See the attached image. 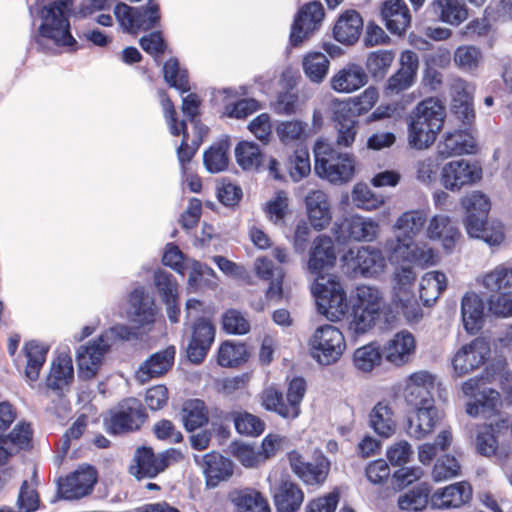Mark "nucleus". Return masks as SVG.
I'll use <instances>...</instances> for the list:
<instances>
[{
  "instance_id": "nucleus-62",
  "label": "nucleus",
  "mask_w": 512,
  "mask_h": 512,
  "mask_svg": "<svg viewBox=\"0 0 512 512\" xmlns=\"http://www.w3.org/2000/svg\"><path fill=\"white\" fill-rule=\"evenodd\" d=\"M231 454L246 468L258 466L263 462V457L252 445L234 442L230 446Z\"/></svg>"
},
{
  "instance_id": "nucleus-29",
  "label": "nucleus",
  "mask_w": 512,
  "mask_h": 512,
  "mask_svg": "<svg viewBox=\"0 0 512 512\" xmlns=\"http://www.w3.org/2000/svg\"><path fill=\"white\" fill-rule=\"evenodd\" d=\"M363 30V19L355 10L344 11L333 28L334 39L344 45L355 44Z\"/></svg>"
},
{
  "instance_id": "nucleus-53",
  "label": "nucleus",
  "mask_w": 512,
  "mask_h": 512,
  "mask_svg": "<svg viewBox=\"0 0 512 512\" xmlns=\"http://www.w3.org/2000/svg\"><path fill=\"white\" fill-rule=\"evenodd\" d=\"M163 74L167 84L181 94L190 91L188 71L180 67L177 58H170L165 62Z\"/></svg>"
},
{
  "instance_id": "nucleus-24",
  "label": "nucleus",
  "mask_w": 512,
  "mask_h": 512,
  "mask_svg": "<svg viewBox=\"0 0 512 512\" xmlns=\"http://www.w3.org/2000/svg\"><path fill=\"white\" fill-rule=\"evenodd\" d=\"M175 354L176 349L174 346H168L152 354L136 371V379L143 384L153 378L164 375L172 367Z\"/></svg>"
},
{
  "instance_id": "nucleus-3",
  "label": "nucleus",
  "mask_w": 512,
  "mask_h": 512,
  "mask_svg": "<svg viewBox=\"0 0 512 512\" xmlns=\"http://www.w3.org/2000/svg\"><path fill=\"white\" fill-rule=\"evenodd\" d=\"M316 174L333 184L350 181L354 174V158L337 151L331 144L318 140L314 146Z\"/></svg>"
},
{
  "instance_id": "nucleus-6",
  "label": "nucleus",
  "mask_w": 512,
  "mask_h": 512,
  "mask_svg": "<svg viewBox=\"0 0 512 512\" xmlns=\"http://www.w3.org/2000/svg\"><path fill=\"white\" fill-rule=\"evenodd\" d=\"M378 96L377 89L370 86L352 100V106L348 110L343 107L335 111L333 119L337 130V145L344 147L352 145L357 134V120L354 113L361 115L368 112L377 102Z\"/></svg>"
},
{
  "instance_id": "nucleus-22",
  "label": "nucleus",
  "mask_w": 512,
  "mask_h": 512,
  "mask_svg": "<svg viewBox=\"0 0 512 512\" xmlns=\"http://www.w3.org/2000/svg\"><path fill=\"white\" fill-rule=\"evenodd\" d=\"M416 351V340L407 330L397 332L383 348V355L390 364L401 367L409 363Z\"/></svg>"
},
{
  "instance_id": "nucleus-58",
  "label": "nucleus",
  "mask_w": 512,
  "mask_h": 512,
  "mask_svg": "<svg viewBox=\"0 0 512 512\" xmlns=\"http://www.w3.org/2000/svg\"><path fill=\"white\" fill-rule=\"evenodd\" d=\"M154 283L164 303H172L178 299V285L173 275L166 271H156Z\"/></svg>"
},
{
  "instance_id": "nucleus-44",
  "label": "nucleus",
  "mask_w": 512,
  "mask_h": 512,
  "mask_svg": "<svg viewBox=\"0 0 512 512\" xmlns=\"http://www.w3.org/2000/svg\"><path fill=\"white\" fill-rule=\"evenodd\" d=\"M209 420L206 404L201 399H189L182 407V421L187 431L192 432Z\"/></svg>"
},
{
  "instance_id": "nucleus-61",
  "label": "nucleus",
  "mask_w": 512,
  "mask_h": 512,
  "mask_svg": "<svg viewBox=\"0 0 512 512\" xmlns=\"http://www.w3.org/2000/svg\"><path fill=\"white\" fill-rule=\"evenodd\" d=\"M412 240L401 235H397L394 240L386 243V250L389 253L391 263L404 264L409 263L411 256Z\"/></svg>"
},
{
  "instance_id": "nucleus-38",
  "label": "nucleus",
  "mask_w": 512,
  "mask_h": 512,
  "mask_svg": "<svg viewBox=\"0 0 512 512\" xmlns=\"http://www.w3.org/2000/svg\"><path fill=\"white\" fill-rule=\"evenodd\" d=\"M369 423L376 434L383 438L391 437L396 431L394 412L385 401L378 402L369 414Z\"/></svg>"
},
{
  "instance_id": "nucleus-14",
  "label": "nucleus",
  "mask_w": 512,
  "mask_h": 512,
  "mask_svg": "<svg viewBox=\"0 0 512 512\" xmlns=\"http://www.w3.org/2000/svg\"><path fill=\"white\" fill-rule=\"evenodd\" d=\"M215 335L216 328L210 320L204 317L195 320L186 348L187 358L191 363L200 364L204 361L214 343Z\"/></svg>"
},
{
  "instance_id": "nucleus-40",
  "label": "nucleus",
  "mask_w": 512,
  "mask_h": 512,
  "mask_svg": "<svg viewBox=\"0 0 512 512\" xmlns=\"http://www.w3.org/2000/svg\"><path fill=\"white\" fill-rule=\"evenodd\" d=\"M431 495V486L428 483H418L399 496L398 507L403 511H422L428 504L431 505Z\"/></svg>"
},
{
  "instance_id": "nucleus-34",
  "label": "nucleus",
  "mask_w": 512,
  "mask_h": 512,
  "mask_svg": "<svg viewBox=\"0 0 512 512\" xmlns=\"http://www.w3.org/2000/svg\"><path fill=\"white\" fill-rule=\"evenodd\" d=\"M368 76L359 64L351 63L342 68L331 79V87L337 92L350 93L363 87Z\"/></svg>"
},
{
  "instance_id": "nucleus-16",
  "label": "nucleus",
  "mask_w": 512,
  "mask_h": 512,
  "mask_svg": "<svg viewBox=\"0 0 512 512\" xmlns=\"http://www.w3.org/2000/svg\"><path fill=\"white\" fill-rule=\"evenodd\" d=\"M490 354L488 342L483 338H475L462 346L455 354L452 364L459 375H466L483 365Z\"/></svg>"
},
{
  "instance_id": "nucleus-51",
  "label": "nucleus",
  "mask_w": 512,
  "mask_h": 512,
  "mask_svg": "<svg viewBox=\"0 0 512 512\" xmlns=\"http://www.w3.org/2000/svg\"><path fill=\"white\" fill-rule=\"evenodd\" d=\"M482 284L491 292L512 294V268L496 267L483 276Z\"/></svg>"
},
{
  "instance_id": "nucleus-52",
  "label": "nucleus",
  "mask_w": 512,
  "mask_h": 512,
  "mask_svg": "<svg viewBox=\"0 0 512 512\" xmlns=\"http://www.w3.org/2000/svg\"><path fill=\"white\" fill-rule=\"evenodd\" d=\"M425 222L426 217L422 211L404 212L395 223L397 235L414 240V237L421 232Z\"/></svg>"
},
{
  "instance_id": "nucleus-17",
  "label": "nucleus",
  "mask_w": 512,
  "mask_h": 512,
  "mask_svg": "<svg viewBox=\"0 0 512 512\" xmlns=\"http://www.w3.org/2000/svg\"><path fill=\"white\" fill-rule=\"evenodd\" d=\"M324 8L318 1L304 5L298 12L290 33V43L298 46L320 26L324 18Z\"/></svg>"
},
{
  "instance_id": "nucleus-42",
  "label": "nucleus",
  "mask_w": 512,
  "mask_h": 512,
  "mask_svg": "<svg viewBox=\"0 0 512 512\" xmlns=\"http://www.w3.org/2000/svg\"><path fill=\"white\" fill-rule=\"evenodd\" d=\"M49 347L35 340L27 342L23 348L27 359L25 367V376L30 381H36L39 378L40 371L46 361V355Z\"/></svg>"
},
{
  "instance_id": "nucleus-28",
  "label": "nucleus",
  "mask_w": 512,
  "mask_h": 512,
  "mask_svg": "<svg viewBox=\"0 0 512 512\" xmlns=\"http://www.w3.org/2000/svg\"><path fill=\"white\" fill-rule=\"evenodd\" d=\"M475 141L467 129L446 132L437 145V153L441 158L455 155L472 154L475 152Z\"/></svg>"
},
{
  "instance_id": "nucleus-32",
  "label": "nucleus",
  "mask_w": 512,
  "mask_h": 512,
  "mask_svg": "<svg viewBox=\"0 0 512 512\" xmlns=\"http://www.w3.org/2000/svg\"><path fill=\"white\" fill-rule=\"evenodd\" d=\"M308 218L316 230H322L331 221V210L328 196L321 190H314L308 193L305 198Z\"/></svg>"
},
{
  "instance_id": "nucleus-39",
  "label": "nucleus",
  "mask_w": 512,
  "mask_h": 512,
  "mask_svg": "<svg viewBox=\"0 0 512 512\" xmlns=\"http://www.w3.org/2000/svg\"><path fill=\"white\" fill-rule=\"evenodd\" d=\"M488 213H470L467 214L464 224L467 233L474 238L483 239L489 245H499L504 240V234L501 230L490 232L487 228Z\"/></svg>"
},
{
  "instance_id": "nucleus-36",
  "label": "nucleus",
  "mask_w": 512,
  "mask_h": 512,
  "mask_svg": "<svg viewBox=\"0 0 512 512\" xmlns=\"http://www.w3.org/2000/svg\"><path fill=\"white\" fill-rule=\"evenodd\" d=\"M431 10L440 21L453 26L460 25L468 17L463 0H434Z\"/></svg>"
},
{
  "instance_id": "nucleus-12",
  "label": "nucleus",
  "mask_w": 512,
  "mask_h": 512,
  "mask_svg": "<svg viewBox=\"0 0 512 512\" xmlns=\"http://www.w3.org/2000/svg\"><path fill=\"white\" fill-rule=\"evenodd\" d=\"M332 231L339 242L347 240L371 242L379 233V224L370 218L350 215L340 222H335Z\"/></svg>"
},
{
  "instance_id": "nucleus-1",
  "label": "nucleus",
  "mask_w": 512,
  "mask_h": 512,
  "mask_svg": "<svg viewBox=\"0 0 512 512\" xmlns=\"http://www.w3.org/2000/svg\"><path fill=\"white\" fill-rule=\"evenodd\" d=\"M109 7V0H82L78 5L75 0H37L29 6L30 16L38 17L41 21L33 37L37 49L46 51L48 47L45 42H51L56 47H75L77 41L70 31V16L84 17Z\"/></svg>"
},
{
  "instance_id": "nucleus-64",
  "label": "nucleus",
  "mask_w": 512,
  "mask_h": 512,
  "mask_svg": "<svg viewBox=\"0 0 512 512\" xmlns=\"http://www.w3.org/2000/svg\"><path fill=\"white\" fill-rule=\"evenodd\" d=\"M481 60L482 53L475 46H459L454 53V61L456 65L465 71H472L476 69Z\"/></svg>"
},
{
  "instance_id": "nucleus-8",
  "label": "nucleus",
  "mask_w": 512,
  "mask_h": 512,
  "mask_svg": "<svg viewBox=\"0 0 512 512\" xmlns=\"http://www.w3.org/2000/svg\"><path fill=\"white\" fill-rule=\"evenodd\" d=\"M146 417L140 400L133 397L124 399L110 411V418L106 421V431L117 435L138 430Z\"/></svg>"
},
{
  "instance_id": "nucleus-45",
  "label": "nucleus",
  "mask_w": 512,
  "mask_h": 512,
  "mask_svg": "<svg viewBox=\"0 0 512 512\" xmlns=\"http://www.w3.org/2000/svg\"><path fill=\"white\" fill-rule=\"evenodd\" d=\"M229 140L224 138L212 144L203 155V162L210 173L224 171L229 164Z\"/></svg>"
},
{
  "instance_id": "nucleus-56",
  "label": "nucleus",
  "mask_w": 512,
  "mask_h": 512,
  "mask_svg": "<svg viewBox=\"0 0 512 512\" xmlns=\"http://www.w3.org/2000/svg\"><path fill=\"white\" fill-rule=\"evenodd\" d=\"M139 333L136 328L126 324H115L105 330L100 336L99 341L107 345L110 349L113 345L132 340H138Z\"/></svg>"
},
{
  "instance_id": "nucleus-46",
  "label": "nucleus",
  "mask_w": 512,
  "mask_h": 512,
  "mask_svg": "<svg viewBox=\"0 0 512 512\" xmlns=\"http://www.w3.org/2000/svg\"><path fill=\"white\" fill-rule=\"evenodd\" d=\"M248 358L246 345L242 342L224 341L217 354V362L222 367H237Z\"/></svg>"
},
{
  "instance_id": "nucleus-4",
  "label": "nucleus",
  "mask_w": 512,
  "mask_h": 512,
  "mask_svg": "<svg viewBox=\"0 0 512 512\" xmlns=\"http://www.w3.org/2000/svg\"><path fill=\"white\" fill-rule=\"evenodd\" d=\"M381 308V294L375 287L361 285L356 288L352 311L347 316V332L356 339L366 334L375 324Z\"/></svg>"
},
{
  "instance_id": "nucleus-11",
  "label": "nucleus",
  "mask_w": 512,
  "mask_h": 512,
  "mask_svg": "<svg viewBox=\"0 0 512 512\" xmlns=\"http://www.w3.org/2000/svg\"><path fill=\"white\" fill-rule=\"evenodd\" d=\"M158 308L154 297L143 286L135 287L128 295L127 316L137 328H151L157 318Z\"/></svg>"
},
{
  "instance_id": "nucleus-60",
  "label": "nucleus",
  "mask_w": 512,
  "mask_h": 512,
  "mask_svg": "<svg viewBox=\"0 0 512 512\" xmlns=\"http://www.w3.org/2000/svg\"><path fill=\"white\" fill-rule=\"evenodd\" d=\"M352 201L358 208L373 210L384 203V198L375 195L368 185L358 183L352 190Z\"/></svg>"
},
{
  "instance_id": "nucleus-25",
  "label": "nucleus",
  "mask_w": 512,
  "mask_h": 512,
  "mask_svg": "<svg viewBox=\"0 0 512 512\" xmlns=\"http://www.w3.org/2000/svg\"><path fill=\"white\" fill-rule=\"evenodd\" d=\"M336 262V253L334 243L329 236L320 235L313 241V245L309 252L308 269L318 276Z\"/></svg>"
},
{
  "instance_id": "nucleus-13",
  "label": "nucleus",
  "mask_w": 512,
  "mask_h": 512,
  "mask_svg": "<svg viewBox=\"0 0 512 512\" xmlns=\"http://www.w3.org/2000/svg\"><path fill=\"white\" fill-rule=\"evenodd\" d=\"M483 378H470L462 385L464 395L473 397L474 401L469 402L466 412L472 417L491 416L497 409L499 403V393L493 389L480 390V384Z\"/></svg>"
},
{
  "instance_id": "nucleus-47",
  "label": "nucleus",
  "mask_w": 512,
  "mask_h": 512,
  "mask_svg": "<svg viewBox=\"0 0 512 512\" xmlns=\"http://www.w3.org/2000/svg\"><path fill=\"white\" fill-rule=\"evenodd\" d=\"M239 512H271L268 501L252 488L239 491L233 499Z\"/></svg>"
},
{
  "instance_id": "nucleus-15",
  "label": "nucleus",
  "mask_w": 512,
  "mask_h": 512,
  "mask_svg": "<svg viewBox=\"0 0 512 512\" xmlns=\"http://www.w3.org/2000/svg\"><path fill=\"white\" fill-rule=\"evenodd\" d=\"M437 378L426 370L412 373L406 383L405 400L408 405L415 407L434 404L433 392Z\"/></svg>"
},
{
  "instance_id": "nucleus-57",
  "label": "nucleus",
  "mask_w": 512,
  "mask_h": 512,
  "mask_svg": "<svg viewBox=\"0 0 512 512\" xmlns=\"http://www.w3.org/2000/svg\"><path fill=\"white\" fill-rule=\"evenodd\" d=\"M261 400L262 406L267 411L275 412L285 419H294L293 415H290L289 404L285 402L282 392L277 389L272 387L265 389L262 393Z\"/></svg>"
},
{
  "instance_id": "nucleus-31",
  "label": "nucleus",
  "mask_w": 512,
  "mask_h": 512,
  "mask_svg": "<svg viewBox=\"0 0 512 512\" xmlns=\"http://www.w3.org/2000/svg\"><path fill=\"white\" fill-rule=\"evenodd\" d=\"M108 350L107 345L100 342L99 338L86 346H81L77 353L80 376L84 379L94 377Z\"/></svg>"
},
{
  "instance_id": "nucleus-50",
  "label": "nucleus",
  "mask_w": 512,
  "mask_h": 512,
  "mask_svg": "<svg viewBox=\"0 0 512 512\" xmlns=\"http://www.w3.org/2000/svg\"><path fill=\"white\" fill-rule=\"evenodd\" d=\"M330 465L328 458L319 454L315 457L314 462L306 464L298 477L308 485L322 484L328 476Z\"/></svg>"
},
{
  "instance_id": "nucleus-55",
  "label": "nucleus",
  "mask_w": 512,
  "mask_h": 512,
  "mask_svg": "<svg viewBox=\"0 0 512 512\" xmlns=\"http://www.w3.org/2000/svg\"><path fill=\"white\" fill-rule=\"evenodd\" d=\"M383 355L379 347L375 344H367L355 350L353 361L358 370L370 372L375 366L379 365Z\"/></svg>"
},
{
  "instance_id": "nucleus-33",
  "label": "nucleus",
  "mask_w": 512,
  "mask_h": 512,
  "mask_svg": "<svg viewBox=\"0 0 512 512\" xmlns=\"http://www.w3.org/2000/svg\"><path fill=\"white\" fill-rule=\"evenodd\" d=\"M439 419L440 415L435 403L415 407V416L408 420L407 433L415 439H422L434 430Z\"/></svg>"
},
{
  "instance_id": "nucleus-27",
  "label": "nucleus",
  "mask_w": 512,
  "mask_h": 512,
  "mask_svg": "<svg viewBox=\"0 0 512 512\" xmlns=\"http://www.w3.org/2000/svg\"><path fill=\"white\" fill-rule=\"evenodd\" d=\"M485 304L475 292H466L461 300V318L464 329L471 335L478 333L484 325Z\"/></svg>"
},
{
  "instance_id": "nucleus-59",
  "label": "nucleus",
  "mask_w": 512,
  "mask_h": 512,
  "mask_svg": "<svg viewBox=\"0 0 512 512\" xmlns=\"http://www.w3.org/2000/svg\"><path fill=\"white\" fill-rule=\"evenodd\" d=\"M223 330L232 335H244L250 331V322L237 309H228L222 315Z\"/></svg>"
},
{
  "instance_id": "nucleus-21",
  "label": "nucleus",
  "mask_w": 512,
  "mask_h": 512,
  "mask_svg": "<svg viewBox=\"0 0 512 512\" xmlns=\"http://www.w3.org/2000/svg\"><path fill=\"white\" fill-rule=\"evenodd\" d=\"M195 461L201 466L208 487H216L221 481L228 480L234 472L233 462L219 452L195 456Z\"/></svg>"
},
{
  "instance_id": "nucleus-5",
  "label": "nucleus",
  "mask_w": 512,
  "mask_h": 512,
  "mask_svg": "<svg viewBox=\"0 0 512 512\" xmlns=\"http://www.w3.org/2000/svg\"><path fill=\"white\" fill-rule=\"evenodd\" d=\"M318 312L330 321L340 320L348 311L347 295L334 275L316 277L312 287Z\"/></svg>"
},
{
  "instance_id": "nucleus-48",
  "label": "nucleus",
  "mask_w": 512,
  "mask_h": 512,
  "mask_svg": "<svg viewBox=\"0 0 512 512\" xmlns=\"http://www.w3.org/2000/svg\"><path fill=\"white\" fill-rule=\"evenodd\" d=\"M234 152L236 161L243 170H257L263 162V154L254 142L240 141Z\"/></svg>"
},
{
  "instance_id": "nucleus-20",
  "label": "nucleus",
  "mask_w": 512,
  "mask_h": 512,
  "mask_svg": "<svg viewBox=\"0 0 512 512\" xmlns=\"http://www.w3.org/2000/svg\"><path fill=\"white\" fill-rule=\"evenodd\" d=\"M418 67V55L411 50L403 51L400 56V68L388 78L385 93L397 95L412 87L416 80Z\"/></svg>"
},
{
  "instance_id": "nucleus-37",
  "label": "nucleus",
  "mask_w": 512,
  "mask_h": 512,
  "mask_svg": "<svg viewBox=\"0 0 512 512\" xmlns=\"http://www.w3.org/2000/svg\"><path fill=\"white\" fill-rule=\"evenodd\" d=\"M427 235L430 239L440 240L444 249L451 250L460 234L448 216L435 215L429 222Z\"/></svg>"
},
{
  "instance_id": "nucleus-19",
  "label": "nucleus",
  "mask_w": 512,
  "mask_h": 512,
  "mask_svg": "<svg viewBox=\"0 0 512 512\" xmlns=\"http://www.w3.org/2000/svg\"><path fill=\"white\" fill-rule=\"evenodd\" d=\"M97 472L92 466L80 467L58 483V492L66 500L82 498L92 492Z\"/></svg>"
},
{
  "instance_id": "nucleus-41",
  "label": "nucleus",
  "mask_w": 512,
  "mask_h": 512,
  "mask_svg": "<svg viewBox=\"0 0 512 512\" xmlns=\"http://www.w3.org/2000/svg\"><path fill=\"white\" fill-rule=\"evenodd\" d=\"M447 287L444 273L439 271L427 272L420 281V299L424 306H431Z\"/></svg>"
},
{
  "instance_id": "nucleus-10",
  "label": "nucleus",
  "mask_w": 512,
  "mask_h": 512,
  "mask_svg": "<svg viewBox=\"0 0 512 512\" xmlns=\"http://www.w3.org/2000/svg\"><path fill=\"white\" fill-rule=\"evenodd\" d=\"M180 458V451L174 448L155 454L152 448L142 446L135 451V465L131 467V473L138 479L154 478L163 472L172 461H177Z\"/></svg>"
},
{
  "instance_id": "nucleus-63",
  "label": "nucleus",
  "mask_w": 512,
  "mask_h": 512,
  "mask_svg": "<svg viewBox=\"0 0 512 512\" xmlns=\"http://www.w3.org/2000/svg\"><path fill=\"white\" fill-rule=\"evenodd\" d=\"M311 171L309 152L306 148L296 149L289 158V173L294 181H300Z\"/></svg>"
},
{
  "instance_id": "nucleus-54",
  "label": "nucleus",
  "mask_w": 512,
  "mask_h": 512,
  "mask_svg": "<svg viewBox=\"0 0 512 512\" xmlns=\"http://www.w3.org/2000/svg\"><path fill=\"white\" fill-rule=\"evenodd\" d=\"M234 426L239 434L252 437L261 435L265 430L264 421L247 411H234Z\"/></svg>"
},
{
  "instance_id": "nucleus-9",
  "label": "nucleus",
  "mask_w": 512,
  "mask_h": 512,
  "mask_svg": "<svg viewBox=\"0 0 512 512\" xmlns=\"http://www.w3.org/2000/svg\"><path fill=\"white\" fill-rule=\"evenodd\" d=\"M343 267L354 277H373L381 273L385 267L382 252L374 247L350 248L341 257Z\"/></svg>"
},
{
  "instance_id": "nucleus-23",
  "label": "nucleus",
  "mask_w": 512,
  "mask_h": 512,
  "mask_svg": "<svg viewBox=\"0 0 512 512\" xmlns=\"http://www.w3.org/2000/svg\"><path fill=\"white\" fill-rule=\"evenodd\" d=\"M472 498V488L468 482L461 481L436 490L431 495L432 509L459 508Z\"/></svg>"
},
{
  "instance_id": "nucleus-26",
  "label": "nucleus",
  "mask_w": 512,
  "mask_h": 512,
  "mask_svg": "<svg viewBox=\"0 0 512 512\" xmlns=\"http://www.w3.org/2000/svg\"><path fill=\"white\" fill-rule=\"evenodd\" d=\"M74 379L72 359L67 355H59L51 363L45 386L56 395L62 396Z\"/></svg>"
},
{
  "instance_id": "nucleus-7",
  "label": "nucleus",
  "mask_w": 512,
  "mask_h": 512,
  "mask_svg": "<svg viewBox=\"0 0 512 512\" xmlns=\"http://www.w3.org/2000/svg\"><path fill=\"white\" fill-rule=\"evenodd\" d=\"M313 359L321 365H331L342 356L345 348L343 333L335 326L326 324L318 327L309 340Z\"/></svg>"
},
{
  "instance_id": "nucleus-35",
  "label": "nucleus",
  "mask_w": 512,
  "mask_h": 512,
  "mask_svg": "<svg viewBox=\"0 0 512 512\" xmlns=\"http://www.w3.org/2000/svg\"><path fill=\"white\" fill-rule=\"evenodd\" d=\"M304 500V493L298 484L283 481L274 493L277 512H296Z\"/></svg>"
},
{
  "instance_id": "nucleus-43",
  "label": "nucleus",
  "mask_w": 512,
  "mask_h": 512,
  "mask_svg": "<svg viewBox=\"0 0 512 512\" xmlns=\"http://www.w3.org/2000/svg\"><path fill=\"white\" fill-rule=\"evenodd\" d=\"M394 59L395 53L393 50H374L368 53L365 67L374 81H382L386 77Z\"/></svg>"
},
{
  "instance_id": "nucleus-49",
  "label": "nucleus",
  "mask_w": 512,
  "mask_h": 512,
  "mask_svg": "<svg viewBox=\"0 0 512 512\" xmlns=\"http://www.w3.org/2000/svg\"><path fill=\"white\" fill-rule=\"evenodd\" d=\"M329 64L328 58L321 52L307 53L302 62L305 75L314 83L323 81L328 73Z\"/></svg>"
},
{
  "instance_id": "nucleus-2",
  "label": "nucleus",
  "mask_w": 512,
  "mask_h": 512,
  "mask_svg": "<svg viewBox=\"0 0 512 512\" xmlns=\"http://www.w3.org/2000/svg\"><path fill=\"white\" fill-rule=\"evenodd\" d=\"M446 117L445 106L438 98L429 97L414 108L408 124L411 147L425 149L434 143Z\"/></svg>"
},
{
  "instance_id": "nucleus-30",
  "label": "nucleus",
  "mask_w": 512,
  "mask_h": 512,
  "mask_svg": "<svg viewBox=\"0 0 512 512\" xmlns=\"http://www.w3.org/2000/svg\"><path fill=\"white\" fill-rule=\"evenodd\" d=\"M381 15L385 21L386 28L395 35L404 34L411 22L410 11L404 0L384 2Z\"/></svg>"
},
{
  "instance_id": "nucleus-18",
  "label": "nucleus",
  "mask_w": 512,
  "mask_h": 512,
  "mask_svg": "<svg viewBox=\"0 0 512 512\" xmlns=\"http://www.w3.org/2000/svg\"><path fill=\"white\" fill-rule=\"evenodd\" d=\"M481 168L467 160H455L444 165L441 171V184L450 191L472 184L481 178Z\"/></svg>"
}]
</instances>
